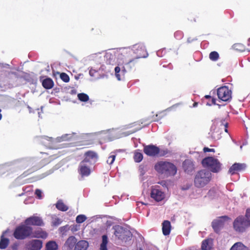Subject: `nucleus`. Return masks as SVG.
Masks as SVG:
<instances>
[{"mask_svg": "<svg viewBox=\"0 0 250 250\" xmlns=\"http://www.w3.org/2000/svg\"><path fill=\"white\" fill-rule=\"evenodd\" d=\"M212 178V174L207 169L198 171L194 176V185L197 188H202L208 185Z\"/></svg>", "mask_w": 250, "mask_h": 250, "instance_id": "obj_1", "label": "nucleus"}, {"mask_svg": "<svg viewBox=\"0 0 250 250\" xmlns=\"http://www.w3.org/2000/svg\"><path fill=\"white\" fill-rule=\"evenodd\" d=\"M132 51L127 49H122L118 51L116 56L118 59L125 62V66L126 69L130 70L132 66H134L137 63V61L134 59V57L132 58Z\"/></svg>", "mask_w": 250, "mask_h": 250, "instance_id": "obj_2", "label": "nucleus"}, {"mask_svg": "<svg viewBox=\"0 0 250 250\" xmlns=\"http://www.w3.org/2000/svg\"><path fill=\"white\" fill-rule=\"evenodd\" d=\"M155 170L159 173L167 176H174L176 174L177 167L172 163L168 162L160 161L155 165Z\"/></svg>", "mask_w": 250, "mask_h": 250, "instance_id": "obj_3", "label": "nucleus"}, {"mask_svg": "<svg viewBox=\"0 0 250 250\" xmlns=\"http://www.w3.org/2000/svg\"><path fill=\"white\" fill-rule=\"evenodd\" d=\"M33 228L25 223L17 227L14 231L13 236L18 240H24L31 237Z\"/></svg>", "mask_w": 250, "mask_h": 250, "instance_id": "obj_4", "label": "nucleus"}, {"mask_svg": "<svg viewBox=\"0 0 250 250\" xmlns=\"http://www.w3.org/2000/svg\"><path fill=\"white\" fill-rule=\"evenodd\" d=\"M202 164L204 167L208 168L213 173H218L221 169L222 164L217 159L213 157L204 158L202 161Z\"/></svg>", "mask_w": 250, "mask_h": 250, "instance_id": "obj_5", "label": "nucleus"}, {"mask_svg": "<svg viewBox=\"0 0 250 250\" xmlns=\"http://www.w3.org/2000/svg\"><path fill=\"white\" fill-rule=\"evenodd\" d=\"M233 226L235 231L243 232L250 226V220L246 217L239 216L234 220Z\"/></svg>", "mask_w": 250, "mask_h": 250, "instance_id": "obj_6", "label": "nucleus"}, {"mask_svg": "<svg viewBox=\"0 0 250 250\" xmlns=\"http://www.w3.org/2000/svg\"><path fill=\"white\" fill-rule=\"evenodd\" d=\"M144 152L147 156L152 157L156 156L162 157L166 155L168 152L167 150H161L159 147L153 145L144 146Z\"/></svg>", "mask_w": 250, "mask_h": 250, "instance_id": "obj_7", "label": "nucleus"}, {"mask_svg": "<svg viewBox=\"0 0 250 250\" xmlns=\"http://www.w3.org/2000/svg\"><path fill=\"white\" fill-rule=\"evenodd\" d=\"M229 218L227 216L218 217L212 221L211 226L216 233H219L221 229L224 227L225 222L228 221Z\"/></svg>", "mask_w": 250, "mask_h": 250, "instance_id": "obj_8", "label": "nucleus"}, {"mask_svg": "<svg viewBox=\"0 0 250 250\" xmlns=\"http://www.w3.org/2000/svg\"><path fill=\"white\" fill-rule=\"evenodd\" d=\"M218 98L224 102L229 101L231 98V91L227 86H222L217 90Z\"/></svg>", "mask_w": 250, "mask_h": 250, "instance_id": "obj_9", "label": "nucleus"}, {"mask_svg": "<svg viewBox=\"0 0 250 250\" xmlns=\"http://www.w3.org/2000/svg\"><path fill=\"white\" fill-rule=\"evenodd\" d=\"M134 52L136 54L134 59L137 61L139 58H146L148 56L146 49L143 44H137L134 46Z\"/></svg>", "mask_w": 250, "mask_h": 250, "instance_id": "obj_10", "label": "nucleus"}, {"mask_svg": "<svg viewBox=\"0 0 250 250\" xmlns=\"http://www.w3.org/2000/svg\"><path fill=\"white\" fill-rule=\"evenodd\" d=\"M24 223L30 227L31 226H43L44 225L42 218L35 215L26 218L24 221Z\"/></svg>", "mask_w": 250, "mask_h": 250, "instance_id": "obj_11", "label": "nucleus"}, {"mask_svg": "<svg viewBox=\"0 0 250 250\" xmlns=\"http://www.w3.org/2000/svg\"><path fill=\"white\" fill-rule=\"evenodd\" d=\"M84 158L82 161L89 165H92L96 163L98 160V154L94 151L89 150L85 152Z\"/></svg>", "mask_w": 250, "mask_h": 250, "instance_id": "obj_12", "label": "nucleus"}, {"mask_svg": "<svg viewBox=\"0 0 250 250\" xmlns=\"http://www.w3.org/2000/svg\"><path fill=\"white\" fill-rule=\"evenodd\" d=\"M89 165L84 162L82 161L80 163L78 167V172L79 174L82 176H88L91 173V169Z\"/></svg>", "mask_w": 250, "mask_h": 250, "instance_id": "obj_13", "label": "nucleus"}, {"mask_svg": "<svg viewBox=\"0 0 250 250\" xmlns=\"http://www.w3.org/2000/svg\"><path fill=\"white\" fill-rule=\"evenodd\" d=\"M42 247V241L34 239L29 241L26 245V250H40Z\"/></svg>", "mask_w": 250, "mask_h": 250, "instance_id": "obj_14", "label": "nucleus"}, {"mask_svg": "<svg viewBox=\"0 0 250 250\" xmlns=\"http://www.w3.org/2000/svg\"><path fill=\"white\" fill-rule=\"evenodd\" d=\"M246 168V165L245 164L235 163L230 167L228 172L230 174L234 175L244 170Z\"/></svg>", "mask_w": 250, "mask_h": 250, "instance_id": "obj_15", "label": "nucleus"}, {"mask_svg": "<svg viewBox=\"0 0 250 250\" xmlns=\"http://www.w3.org/2000/svg\"><path fill=\"white\" fill-rule=\"evenodd\" d=\"M150 196L156 201L160 202L165 198V195L161 190L157 188H152L151 191Z\"/></svg>", "mask_w": 250, "mask_h": 250, "instance_id": "obj_16", "label": "nucleus"}, {"mask_svg": "<svg viewBox=\"0 0 250 250\" xmlns=\"http://www.w3.org/2000/svg\"><path fill=\"white\" fill-rule=\"evenodd\" d=\"M127 233H128V232L124 229L122 227L118 228L114 232L116 237L119 239L125 241H126L127 239Z\"/></svg>", "mask_w": 250, "mask_h": 250, "instance_id": "obj_17", "label": "nucleus"}, {"mask_svg": "<svg viewBox=\"0 0 250 250\" xmlns=\"http://www.w3.org/2000/svg\"><path fill=\"white\" fill-rule=\"evenodd\" d=\"M183 167L185 172L189 173L194 170V165L192 161L187 159L183 163Z\"/></svg>", "mask_w": 250, "mask_h": 250, "instance_id": "obj_18", "label": "nucleus"}, {"mask_svg": "<svg viewBox=\"0 0 250 250\" xmlns=\"http://www.w3.org/2000/svg\"><path fill=\"white\" fill-rule=\"evenodd\" d=\"M211 138L214 140H218L221 138V132L218 128L212 126L209 133Z\"/></svg>", "mask_w": 250, "mask_h": 250, "instance_id": "obj_19", "label": "nucleus"}, {"mask_svg": "<svg viewBox=\"0 0 250 250\" xmlns=\"http://www.w3.org/2000/svg\"><path fill=\"white\" fill-rule=\"evenodd\" d=\"M48 236L47 233L41 229H39L34 232L32 231L31 237L45 239Z\"/></svg>", "mask_w": 250, "mask_h": 250, "instance_id": "obj_20", "label": "nucleus"}, {"mask_svg": "<svg viewBox=\"0 0 250 250\" xmlns=\"http://www.w3.org/2000/svg\"><path fill=\"white\" fill-rule=\"evenodd\" d=\"M88 246L89 244L87 241L80 240L76 243L74 250H87Z\"/></svg>", "mask_w": 250, "mask_h": 250, "instance_id": "obj_21", "label": "nucleus"}, {"mask_svg": "<svg viewBox=\"0 0 250 250\" xmlns=\"http://www.w3.org/2000/svg\"><path fill=\"white\" fill-rule=\"evenodd\" d=\"M213 248V239L208 238L202 241L201 249L202 250H211Z\"/></svg>", "mask_w": 250, "mask_h": 250, "instance_id": "obj_22", "label": "nucleus"}, {"mask_svg": "<svg viewBox=\"0 0 250 250\" xmlns=\"http://www.w3.org/2000/svg\"><path fill=\"white\" fill-rule=\"evenodd\" d=\"M77 239L75 237L71 236L69 237L65 242L64 245L69 250H72L76 245Z\"/></svg>", "mask_w": 250, "mask_h": 250, "instance_id": "obj_23", "label": "nucleus"}, {"mask_svg": "<svg viewBox=\"0 0 250 250\" xmlns=\"http://www.w3.org/2000/svg\"><path fill=\"white\" fill-rule=\"evenodd\" d=\"M171 225L169 221L165 220L162 223V230L164 235H167L170 232Z\"/></svg>", "mask_w": 250, "mask_h": 250, "instance_id": "obj_24", "label": "nucleus"}, {"mask_svg": "<svg viewBox=\"0 0 250 250\" xmlns=\"http://www.w3.org/2000/svg\"><path fill=\"white\" fill-rule=\"evenodd\" d=\"M42 86L46 89H51L54 84V82L50 78H46L42 81Z\"/></svg>", "mask_w": 250, "mask_h": 250, "instance_id": "obj_25", "label": "nucleus"}, {"mask_svg": "<svg viewBox=\"0 0 250 250\" xmlns=\"http://www.w3.org/2000/svg\"><path fill=\"white\" fill-rule=\"evenodd\" d=\"M56 208L59 210L65 211L68 209V207L66 206L62 200H59L56 204Z\"/></svg>", "mask_w": 250, "mask_h": 250, "instance_id": "obj_26", "label": "nucleus"}, {"mask_svg": "<svg viewBox=\"0 0 250 250\" xmlns=\"http://www.w3.org/2000/svg\"><path fill=\"white\" fill-rule=\"evenodd\" d=\"M9 244V240L5 238L2 234L0 237V249L3 250L6 249Z\"/></svg>", "mask_w": 250, "mask_h": 250, "instance_id": "obj_27", "label": "nucleus"}, {"mask_svg": "<svg viewBox=\"0 0 250 250\" xmlns=\"http://www.w3.org/2000/svg\"><path fill=\"white\" fill-rule=\"evenodd\" d=\"M230 250H249V249L241 242L235 243Z\"/></svg>", "mask_w": 250, "mask_h": 250, "instance_id": "obj_28", "label": "nucleus"}, {"mask_svg": "<svg viewBox=\"0 0 250 250\" xmlns=\"http://www.w3.org/2000/svg\"><path fill=\"white\" fill-rule=\"evenodd\" d=\"M58 245L55 241H51L47 243L46 250H57Z\"/></svg>", "mask_w": 250, "mask_h": 250, "instance_id": "obj_29", "label": "nucleus"}, {"mask_svg": "<svg viewBox=\"0 0 250 250\" xmlns=\"http://www.w3.org/2000/svg\"><path fill=\"white\" fill-rule=\"evenodd\" d=\"M139 150L137 151H135L134 154V160L135 162L139 163L143 159V154L140 152H138Z\"/></svg>", "mask_w": 250, "mask_h": 250, "instance_id": "obj_30", "label": "nucleus"}, {"mask_svg": "<svg viewBox=\"0 0 250 250\" xmlns=\"http://www.w3.org/2000/svg\"><path fill=\"white\" fill-rule=\"evenodd\" d=\"M219 58V55L216 51H212L209 55V58L212 61H216Z\"/></svg>", "mask_w": 250, "mask_h": 250, "instance_id": "obj_31", "label": "nucleus"}, {"mask_svg": "<svg viewBox=\"0 0 250 250\" xmlns=\"http://www.w3.org/2000/svg\"><path fill=\"white\" fill-rule=\"evenodd\" d=\"M78 99L82 102H87L89 100V96L85 93H82L78 94Z\"/></svg>", "mask_w": 250, "mask_h": 250, "instance_id": "obj_32", "label": "nucleus"}, {"mask_svg": "<svg viewBox=\"0 0 250 250\" xmlns=\"http://www.w3.org/2000/svg\"><path fill=\"white\" fill-rule=\"evenodd\" d=\"M115 56H116V54H111L108 53L105 55L104 57L106 58L107 61H108V63L110 64L114 60Z\"/></svg>", "mask_w": 250, "mask_h": 250, "instance_id": "obj_33", "label": "nucleus"}, {"mask_svg": "<svg viewBox=\"0 0 250 250\" xmlns=\"http://www.w3.org/2000/svg\"><path fill=\"white\" fill-rule=\"evenodd\" d=\"M86 219V217L84 215L81 214L77 216L76 221L77 223H82Z\"/></svg>", "mask_w": 250, "mask_h": 250, "instance_id": "obj_34", "label": "nucleus"}, {"mask_svg": "<svg viewBox=\"0 0 250 250\" xmlns=\"http://www.w3.org/2000/svg\"><path fill=\"white\" fill-rule=\"evenodd\" d=\"M60 78L65 83L68 82L70 80L68 75L65 73H62L60 74Z\"/></svg>", "mask_w": 250, "mask_h": 250, "instance_id": "obj_35", "label": "nucleus"}, {"mask_svg": "<svg viewBox=\"0 0 250 250\" xmlns=\"http://www.w3.org/2000/svg\"><path fill=\"white\" fill-rule=\"evenodd\" d=\"M115 158H116L115 154H111V155H110L108 157V158L107 160V163L109 165H112L114 161H115Z\"/></svg>", "mask_w": 250, "mask_h": 250, "instance_id": "obj_36", "label": "nucleus"}, {"mask_svg": "<svg viewBox=\"0 0 250 250\" xmlns=\"http://www.w3.org/2000/svg\"><path fill=\"white\" fill-rule=\"evenodd\" d=\"M234 47L235 49L240 51L244 50L245 47L241 43H236L234 45Z\"/></svg>", "mask_w": 250, "mask_h": 250, "instance_id": "obj_37", "label": "nucleus"}, {"mask_svg": "<svg viewBox=\"0 0 250 250\" xmlns=\"http://www.w3.org/2000/svg\"><path fill=\"white\" fill-rule=\"evenodd\" d=\"M121 69L119 66H116L115 68V73L116 78L118 80H121L120 75L119 74Z\"/></svg>", "mask_w": 250, "mask_h": 250, "instance_id": "obj_38", "label": "nucleus"}, {"mask_svg": "<svg viewBox=\"0 0 250 250\" xmlns=\"http://www.w3.org/2000/svg\"><path fill=\"white\" fill-rule=\"evenodd\" d=\"M108 243V238L105 235L102 236V242L101 244L107 245Z\"/></svg>", "mask_w": 250, "mask_h": 250, "instance_id": "obj_39", "label": "nucleus"}, {"mask_svg": "<svg viewBox=\"0 0 250 250\" xmlns=\"http://www.w3.org/2000/svg\"><path fill=\"white\" fill-rule=\"evenodd\" d=\"M42 191L39 189H37L35 190V194L37 195L39 199H41L42 198Z\"/></svg>", "mask_w": 250, "mask_h": 250, "instance_id": "obj_40", "label": "nucleus"}, {"mask_svg": "<svg viewBox=\"0 0 250 250\" xmlns=\"http://www.w3.org/2000/svg\"><path fill=\"white\" fill-rule=\"evenodd\" d=\"M203 151L204 152H215V150L213 148H209L207 147H205L203 148Z\"/></svg>", "mask_w": 250, "mask_h": 250, "instance_id": "obj_41", "label": "nucleus"}, {"mask_svg": "<svg viewBox=\"0 0 250 250\" xmlns=\"http://www.w3.org/2000/svg\"><path fill=\"white\" fill-rule=\"evenodd\" d=\"M1 170L2 171H8L11 170V168H10V167L9 166H5V167H2L1 168Z\"/></svg>", "mask_w": 250, "mask_h": 250, "instance_id": "obj_42", "label": "nucleus"}, {"mask_svg": "<svg viewBox=\"0 0 250 250\" xmlns=\"http://www.w3.org/2000/svg\"><path fill=\"white\" fill-rule=\"evenodd\" d=\"M100 250H107V245L101 244Z\"/></svg>", "mask_w": 250, "mask_h": 250, "instance_id": "obj_43", "label": "nucleus"}, {"mask_svg": "<svg viewBox=\"0 0 250 250\" xmlns=\"http://www.w3.org/2000/svg\"><path fill=\"white\" fill-rule=\"evenodd\" d=\"M221 125L224 126L225 132H228V123H225V124H224L223 123H222Z\"/></svg>", "mask_w": 250, "mask_h": 250, "instance_id": "obj_44", "label": "nucleus"}, {"mask_svg": "<svg viewBox=\"0 0 250 250\" xmlns=\"http://www.w3.org/2000/svg\"><path fill=\"white\" fill-rule=\"evenodd\" d=\"M246 218H250V209L248 208L246 210V215L245 216Z\"/></svg>", "mask_w": 250, "mask_h": 250, "instance_id": "obj_45", "label": "nucleus"}, {"mask_svg": "<svg viewBox=\"0 0 250 250\" xmlns=\"http://www.w3.org/2000/svg\"><path fill=\"white\" fill-rule=\"evenodd\" d=\"M42 139L43 140H47V141H49V142H52L53 141V138L49 137H47V136H44V137L42 138Z\"/></svg>", "mask_w": 250, "mask_h": 250, "instance_id": "obj_46", "label": "nucleus"}, {"mask_svg": "<svg viewBox=\"0 0 250 250\" xmlns=\"http://www.w3.org/2000/svg\"><path fill=\"white\" fill-rule=\"evenodd\" d=\"M211 99L212 104H216V103H215L216 99L214 98H211Z\"/></svg>", "mask_w": 250, "mask_h": 250, "instance_id": "obj_47", "label": "nucleus"}, {"mask_svg": "<svg viewBox=\"0 0 250 250\" xmlns=\"http://www.w3.org/2000/svg\"><path fill=\"white\" fill-rule=\"evenodd\" d=\"M211 99L212 104H216V103H215L216 99L214 98H211Z\"/></svg>", "mask_w": 250, "mask_h": 250, "instance_id": "obj_48", "label": "nucleus"}, {"mask_svg": "<svg viewBox=\"0 0 250 250\" xmlns=\"http://www.w3.org/2000/svg\"><path fill=\"white\" fill-rule=\"evenodd\" d=\"M205 98L206 99H211V97L210 95H206L205 96Z\"/></svg>", "mask_w": 250, "mask_h": 250, "instance_id": "obj_49", "label": "nucleus"}, {"mask_svg": "<svg viewBox=\"0 0 250 250\" xmlns=\"http://www.w3.org/2000/svg\"><path fill=\"white\" fill-rule=\"evenodd\" d=\"M1 110L0 109V120L2 118V114H1Z\"/></svg>", "mask_w": 250, "mask_h": 250, "instance_id": "obj_50", "label": "nucleus"}, {"mask_svg": "<svg viewBox=\"0 0 250 250\" xmlns=\"http://www.w3.org/2000/svg\"><path fill=\"white\" fill-rule=\"evenodd\" d=\"M197 104H198V103H194L193 104V106H194V107H195V106H196L197 105Z\"/></svg>", "mask_w": 250, "mask_h": 250, "instance_id": "obj_51", "label": "nucleus"}, {"mask_svg": "<svg viewBox=\"0 0 250 250\" xmlns=\"http://www.w3.org/2000/svg\"><path fill=\"white\" fill-rule=\"evenodd\" d=\"M56 220H57V221H60V220L59 219H57Z\"/></svg>", "mask_w": 250, "mask_h": 250, "instance_id": "obj_52", "label": "nucleus"}, {"mask_svg": "<svg viewBox=\"0 0 250 250\" xmlns=\"http://www.w3.org/2000/svg\"><path fill=\"white\" fill-rule=\"evenodd\" d=\"M179 33V32H177L175 34L177 35Z\"/></svg>", "mask_w": 250, "mask_h": 250, "instance_id": "obj_53", "label": "nucleus"}, {"mask_svg": "<svg viewBox=\"0 0 250 250\" xmlns=\"http://www.w3.org/2000/svg\"><path fill=\"white\" fill-rule=\"evenodd\" d=\"M42 77H41L40 79V80L41 81V79H42Z\"/></svg>", "mask_w": 250, "mask_h": 250, "instance_id": "obj_54", "label": "nucleus"}]
</instances>
